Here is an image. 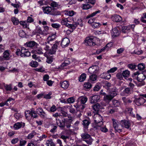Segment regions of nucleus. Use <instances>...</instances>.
Listing matches in <instances>:
<instances>
[{
	"mask_svg": "<svg viewBox=\"0 0 146 146\" xmlns=\"http://www.w3.org/2000/svg\"><path fill=\"white\" fill-rule=\"evenodd\" d=\"M56 37V35L54 34H50L49 36L46 41L42 44L45 50L48 51L50 50V48L53 44V41Z\"/></svg>",
	"mask_w": 146,
	"mask_h": 146,
	"instance_id": "obj_1",
	"label": "nucleus"
},
{
	"mask_svg": "<svg viewBox=\"0 0 146 146\" xmlns=\"http://www.w3.org/2000/svg\"><path fill=\"white\" fill-rule=\"evenodd\" d=\"M112 120L113 121V127L114 128L115 132L119 133L122 132V130L121 126L120 127V124L117 121L113 118L112 119Z\"/></svg>",
	"mask_w": 146,
	"mask_h": 146,
	"instance_id": "obj_2",
	"label": "nucleus"
},
{
	"mask_svg": "<svg viewBox=\"0 0 146 146\" xmlns=\"http://www.w3.org/2000/svg\"><path fill=\"white\" fill-rule=\"evenodd\" d=\"M94 119L95 123L99 124L100 125H103L102 117L98 113L95 114L94 115Z\"/></svg>",
	"mask_w": 146,
	"mask_h": 146,
	"instance_id": "obj_3",
	"label": "nucleus"
},
{
	"mask_svg": "<svg viewBox=\"0 0 146 146\" xmlns=\"http://www.w3.org/2000/svg\"><path fill=\"white\" fill-rule=\"evenodd\" d=\"M117 69V68L116 67H114L111 68L110 69L108 70L107 71V73H104L103 74L104 75V77L103 78H104L108 80L111 77V74H109V73H113Z\"/></svg>",
	"mask_w": 146,
	"mask_h": 146,
	"instance_id": "obj_4",
	"label": "nucleus"
},
{
	"mask_svg": "<svg viewBox=\"0 0 146 146\" xmlns=\"http://www.w3.org/2000/svg\"><path fill=\"white\" fill-rule=\"evenodd\" d=\"M120 124L122 127H123L128 129H131L130 128L131 124L129 120L125 119L121 120L120 121Z\"/></svg>",
	"mask_w": 146,
	"mask_h": 146,
	"instance_id": "obj_5",
	"label": "nucleus"
},
{
	"mask_svg": "<svg viewBox=\"0 0 146 146\" xmlns=\"http://www.w3.org/2000/svg\"><path fill=\"white\" fill-rule=\"evenodd\" d=\"M38 45V44L34 41L27 42L24 44L25 46L34 48H36Z\"/></svg>",
	"mask_w": 146,
	"mask_h": 146,
	"instance_id": "obj_6",
	"label": "nucleus"
},
{
	"mask_svg": "<svg viewBox=\"0 0 146 146\" xmlns=\"http://www.w3.org/2000/svg\"><path fill=\"white\" fill-rule=\"evenodd\" d=\"M21 53L20 54V56L22 57H28L30 55V52L28 50L24 47L21 48Z\"/></svg>",
	"mask_w": 146,
	"mask_h": 146,
	"instance_id": "obj_7",
	"label": "nucleus"
},
{
	"mask_svg": "<svg viewBox=\"0 0 146 146\" xmlns=\"http://www.w3.org/2000/svg\"><path fill=\"white\" fill-rule=\"evenodd\" d=\"M134 101L136 104L138 106L143 104L146 101V100L143 97H139L138 98H136Z\"/></svg>",
	"mask_w": 146,
	"mask_h": 146,
	"instance_id": "obj_8",
	"label": "nucleus"
},
{
	"mask_svg": "<svg viewBox=\"0 0 146 146\" xmlns=\"http://www.w3.org/2000/svg\"><path fill=\"white\" fill-rule=\"evenodd\" d=\"M56 120L57 125L60 128L63 129L65 127V121L64 119L61 120L59 118H56Z\"/></svg>",
	"mask_w": 146,
	"mask_h": 146,
	"instance_id": "obj_9",
	"label": "nucleus"
},
{
	"mask_svg": "<svg viewBox=\"0 0 146 146\" xmlns=\"http://www.w3.org/2000/svg\"><path fill=\"white\" fill-rule=\"evenodd\" d=\"M59 44V42H56L53 44V45L52 46L51 49H50L49 53L50 54H54L55 53L58 46Z\"/></svg>",
	"mask_w": 146,
	"mask_h": 146,
	"instance_id": "obj_10",
	"label": "nucleus"
},
{
	"mask_svg": "<svg viewBox=\"0 0 146 146\" xmlns=\"http://www.w3.org/2000/svg\"><path fill=\"white\" fill-rule=\"evenodd\" d=\"M37 113L42 118H44L46 117V114L43 111L42 108H39L36 109Z\"/></svg>",
	"mask_w": 146,
	"mask_h": 146,
	"instance_id": "obj_11",
	"label": "nucleus"
},
{
	"mask_svg": "<svg viewBox=\"0 0 146 146\" xmlns=\"http://www.w3.org/2000/svg\"><path fill=\"white\" fill-rule=\"evenodd\" d=\"M100 99V96L98 95H95L90 97V103L91 104L96 103Z\"/></svg>",
	"mask_w": 146,
	"mask_h": 146,
	"instance_id": "obj_12",
	"label": "nucleus"
},
{
	"mask_svg": "<svg viewBox=\"0 0 146 146\" xmlns=\"http://www.w3.org/2000/svg\"><path fill=\"white\" fill-rule=\"evenodd\" d=\"M85 43L87 45L90 46H94L96 45L93 38L89 37L87 38L85 40Z\"/></svg>",
	"mask_w": 146,
	"mask_h": 146,
	"instance_id": "obj_13",
	"label": "nucleus"
},
{
	"mask_svg": "<svg viewBox=\"0 0 146 146\" xmlns=\"http://www.w3.org/2000/svg\"><path fill=\"white\" fill-rule=\"evenodd\" d=\"M70 42V40L68 38H64L62 39L61 42V46L63 48L66 47L68 45Z\"/></svg>",
	"mask_w": 146,
	"mask_h": 146,
	"instance_id": "obj_14",
	"label": "nucleus"
},
{
	"mask_svg": "<svg viewBox=\"0 0 146 146\" xmlns=\"http://www.w3.org/2000/svg\"><path fill=\"white\" fill-rule=\"evenodd\" d=\"M112 20L114 22L118 23L122 20L121 17L119 15L115 14L113 15L111 17Z\"/></svg>",
	"mask_w": 146,
	"mask_h": 146,
	"instance_id": "obj_15",
	"label": "nucleus"
},
{
	"mask_svg": "<svg viewBox=\"0 0 146 146\" xmlns=\"http://www.w3.org/2000/svg\"><path fill=\"white\" fill-rule=\"evenodd\" d=\"M120 34V31L117 28H114L112 30L111 34L112 37L113 38L119 36Z\"/></svg>",
	"mask_w": 146,
	"mask_h": 146,
	"instance_id": "obj_16",
	"label": "nucleus"
},
{
	"mask_svg": "<svg viewBox=\"0 0 146 146\" xmlns=\"http://www.w3.org/2000/svg\"><path fill=\"white\" fill-rule=\"evenodd\" d=\"M146 77V74L144 73L143 72V73L139 74L137 76V79L138 81L139 82H142L144 80Z\"/></svg>",
	"mask_w": 146,
	"mask_h": 146,
	"instance_id": "obj_17",
	"label": "nucleus"
},
{
	"mask_svg": "<svg viewBox=\"0 0 146 146\" xmlns=\"http://www.w3.org/2000/svg\"><path fill=\"white\" fill-rule=\"evenodd\" d=\"M42 9L44 13L50 15L52 11L51 7L49 6L43 7Z\"/></svg>",
	"mask_w": 146,
	"mask_h": 146,
	"instance_id": "obj_18",
	"label": "nucleus"
},
{
	"mask_svg": "<svg viewBox=\"0 0 146 146\" xmlns=\"http://www.w3.org/2000/svg\"><path fill=\"white\" fill-rule=\"evenodd\" d=\"M25 126V123H24L21 122H17L14 124L13 127L15 129L17 130L20 128L22 127H23Z\"/></svg>",
	"mask_w": 146,
	"mask_h": 146,
	"instance_id": "obj_19",
	"label": "nucleus"
},
{
	"mask_svg": "<svg viewBox=\"0 0 146 146\" xmlns=\"http://www.w3.org/2000/svg\"><path fill=\"white\" fill-rule=\"evenodd\" d=\"M68 118L69 119L65 121V126H66L67 128L68 129L71 126V124H72V122L73 120L71 117H70L68 116Z\"/></svg>",
	"mask_w": 146,
	"mask_h": 146,
	"instance_id": "obj_20",
	"label": "nucleus"
},
{
	"mask_svg": "<svg viewBox=\"0 0 146 146\" xmlns=\"http://www.w3.org/2000/svg\"><path fill=\"white\" fill-rule=\"evenodd\" d=\"M92 128L90 129L91 130H92L95 131V130H98L99 129L100 127H101L102 125H100V124L97 123H92Z\"/></svg>",
	"mask_w": 146,
	"mask_h": 146,
	"instance_id": "obj_21",
	"label": "nucleus"
},
{
	"mask_svg": "<svg viewBox=\"0 0 146 146\" xmlns=\"http://www.w3.org/2000/svg\"><path fill=\"white\" fill-rule=\"evenodd\" d=\"M60 86L62 88L64 89H67L69 86V82L66 81H61L60 82Z\"/></svg>",
	"mask_w": 146,
	"mask_h": 146,
	"instance_id": "obj_22",
	"label": "nucleus"
},
{
	"mask_svg": "<svg viewBox=\"0 0 146 146\" xmlns=\"http://www.w3.org/2000/svg\"><path fill=\"white\" fill-rule=\"evenodd\" d=\"M96 68L97 66H91L88 69V72L90 74H95L97 71Z\"/></svg>",
	"mask_w": 146,
	"mask_h": 146,
	"instance_id": "obj_23",
	"label": "nucleus"
},
{
	"mask_svg": "<svg viewBox=\"0 0 146 146\" xmlns=\"http://www.w3.org/2000/svg\"><path fill=\"white\" fill-rule=\"evenodd\" d=\"M91 123L89 119H85L82 121V124L84 127L85 129H88V126Z\"/></svg>",
	"mask_w": 146,
	"mask_h": 146,
	"instance_id": "obj_24",
	"label": "nucleus"
},
{
	"mask_svg": "<svg viewBox=\"0 0 146 146\" xmlns=\"http://www.w3.org/2000/svg\"><path fill=\"white\" fill-rule=\"evenodd\" d=\"M94 110L95 111H98L102 109V106L99 103H97L93 106Z\"/></svg>",
	"mask_w": 146,
	"mask_h": 146,
	"instance_id": "obj_25",
	"label": "nucleus"
},
{
	"mask_svg": "<svg viewBox=\"0 0 146 146\" xmlns=\"http://www.w3.org/2000/svg\"><path fill=\"white\" fill-rule=\"evenodd\" d=\"M118 90V89L116 87L113 86L111 88L110 93L114 96H115L117 94Z\"/></svg>",
	"mask_w": 146,
	"mask_h": 146,
	"instance_id": "obj_26",
	"label": "nucleus"
},
{
	"mask_svg": "<svg viewBox=\"0 0 146 146\" xmlns=\"http://www.w3.org/2000/svg\"><path fill=\"white\" fill-rule=\"evenodd\" d=\"M88 98L86 97H80L78 99V100L81 104H85Z\"/></svg>",
	"mask_w": 146,
	"mask_h": 146,
	"instance_id": "obj_27",
	"label": "nucleus"
},
{
	"mask_svg": "<svg viewBox=\"0 0 146 146\" xmlns=\"http://www.w3.org/2000/svg\"><path fill=\"white\" fill-rule=\"evenodd\" d=\"M114 97L112 94L109 93V94L106 95L104 97V98L105 100H108L110 101Z\"/></svg>",
	"mask_w": 146,
	"mask_h": 146,
	"instance_id": "obj_28",
	"label": "nucleus"
},
{
	"mask_svg": "<svg viewBox=\"0 0 146 146\" xmlns=\"http://www.w3.org/2000/svg\"><path fill=\"white\" fill-rule=\"evenodd\" d=\"M10 54L8 50H5L3 53V56L4 60H8L9 58Z\"/></svg>",
	"mask_w": 146,
	"mask_h": 146,
	"instance_id": "obj_29",
	"label": "nucleus"
},
{
	"mask_svg": "<svg viewBox=\"0 0 146 146\" xmlns=\"http://www.w3.org/2000/svg\"><path fill=\"white\" fill-rule=\"evenodd\" d=\"M117 109L115 107H110L108 110L109 114H112L117 111Z\"/></svg>",
	"mask_w": 146,
	"mask_h": 146,
	"instance_id": "obj_30",
	"label": "nucleus"
},
{
	"mask_svg": "<svg viewBox=\"0 0 146 146\" xmlns=\"http://www.w3.org/2000/svg\"><path fill=\"white\" fill-rule=\"evenodd\" d=\"M92 7L90 4L86 3L83 4L82 5V8L83 10H88Z\"/></svg>",
	"mask_w": 146,
	"mask_h": 146,
	"instance_id": "obj_31",
	"label": "nucleus"
},
{
	"mask_svg": "<svg viewBox=\"0 0 146 146\" xmlns=\"http://www.w3.org/2000/svg\"><path fill=\"white\" fill-rule=\"evenodd\" d=\"M86 75L84 73H82L80 76L79 80L80 82L84 81L86 79Z\"/></svg>",
	"mask_w": 146,
	"mask_h": 146,
	"instance_id": "obj_32",
	"label": "nucleus"
},
{
	"mask_svg": "<svg viewBox=\"0 0 146 146\" xmlns=\"http://www.w3.org/2000/svg\"><path fill=\"white\" fill-rule=\"evenodd\" d=\"M11 21L13 24L15 25H18L20 23L18 19L15 17H13L12 18Z\"/></svg>",
	"mask_w": 146,
	"mask_h": 146,
	"instance_id": "obj_33",
	"label": "nucleus"
},
{
	"mask_svg": "<svg viewBox=\"0 0 146 146\" xmlns=\"http://www.w3.org/2000/svg\"><path fill=\"white\" fill-rule=\"evenodd\" d=\"M19 23L22 26L23 28H27L29 25V24L27 21H21Z\"/></svg>",
	"mask_w": 146,
	"mask_h": 146,
	"instance_id": "obj_34",
	"label": "nucleus"
},
{
	"mask_svg": "<svg viewBox=\"0 0 146 146\" xmlns=\"http://www.w3.org/2000/svg\"><path fill=\"white\" fill-rule=\"evenodd\" d=\"M81 136L82 138L84 139H88L90 137V135L87 133H83L81 134Z\"/></svg>",
	"mask_w": 146,
	"mask_h": 146,
	"instance_id": "obj_35",
	"label": "nucleus"
},
{
	"mask_svg": "<svg viewBox=\"0 0 146 146\" xmlns=\"http://www.w3.org/2000/svg\"><path fill=\"white\" fill-rule=\"evenodd\" d=\"M100 12V10L95 11V12H93L92 14L88 15L86 17V19H88L90 17H93L95 16L98 13H99Z\"/></svg>",
	"mask_w": 146,
	"mask_h": 146,
	"instance_id": "obj_36",
	"label": "nucleus"
},
{
	"mask_svg": "<svg viewBox=\"0 0 146 146\" xmlns=\"http://www.w3.org/2000/svg\"><path fill=\"white\" fill-rule=\"evenodd\" d=\"M84 86L85 89L88 90L91 88L92 85L90 83L87 82L84 83Z\"/></svg>",
	"mask_w": 146,
	"mask_h": 146,
	"instance_id": "obj_37",
	"label": "nucleus"
},
{
	"mask_svg": "<svg viewBox=\"0 0 146 146\" xmlns=\"http://www.w3.org/2000/svg\"><path fill=\"white\" fill-rule=\"evenodd\" d=\"M46 145L47 146H55V144L52 140L51 139L50 140L47 141L46 142Z\"/></svg>",
	"mask_w": 146,
	"mask_h": 146,
	"instance_id": "obj_38",
	"label": "nucleus"
},
{
	"mask_svg": "<svg viewBox=\"0 0 146 146\" xmlns=\"http://www.w3.org/2000/svg\"><path fill=\"white\" fill-rule=\"evenodd\" d=\"M60 14V11L56 10H54L53 9H52V11L50 13L51 15H57Z\"/></svg>",
	"mask_w": 146,
	"mask_h": 146,
	"instance_id": "obj_39",
	"label": "nucleus"
},
{
	"mask_svg": "<svg viewBox=\"0 0 146 146\" xmlns=\"http://www.w3.org/2000/svg\"><path fill=\"white\" fill-rule=\"evenodd\" d=\"M90 79L92 81H95L97 79V76L95 74H92L89 76Z\"/></svg>",
	"mask_w": 146,
	"mask_h": 146,
	"instance_id": "obj_40",
	"label": "nucleus"
},
{
	"mask_svg": "<svg viewBox=\"0 0 146 146\" xmlns=\"http://www.w3.org/2000/svg\"><path fill=\"white\" fill-rule=\"evenodd\" d=\"M101 25L99 23L94 22L92 25V27L94 28H98L100 27Z\"/></svg>",
	"mask_w": 146,
	"mask_h": 146,
	"instance_id": "obj_41",
	"label": "nucleus"
},
{
	"mask_svg": "<svg viewBox=\"0 0 146 146\" xmlns=\"http://www.w3.org/2000/svg\"><path fill=\"white\" fill-rule=\"evenodd\" d=\"M36 132L34 131H33L31 133L28 135L27 137L28 139H31L33 138L34 136L36 135Z\"/></svg>",
	"mask_w": 146,
	"mask_h": 146,
	"instance_id": "obj_42",
	"label": "nucleus"
},
{
	"mask_svg": "<svg viewBox=\"0 0 146 146\" xmlns=\"http://www.w3.org/2000/svg\"><path fill=\"white\" fill-rule=\"evenodd\" d=\"M112 102L114 107L118 106L120 104V102L117 100H113L112 101Z\"/></svg>",
	"mask_w": 146,
	"mask_h": 146,
	"instance_id": "obj_43",
	"label": "nucleus"
},
{
	"mask_svg": "<svg viewBox=\"0 0 146 146\" xmlns=\"http://www.w3.org/2000/svg\"><path fill=\"white\" fill-rule=\"evenodd\" d=\"M57 126L54 125H52V128L50 130V131L52 133H54V132L56 131Z\"/></svg>",
	"mask_w": 146,
	"mask_h": 146,
	"instance_id": "obj_44",
	"label": "nucleus"
},
{
	"mask_svg": "<svg viewBox=\"0 0 146 146\" xmlns=\"http://www.w3.org/2000/svg\"><path fill=\"white\" fill-rule=\"evenodd\" d=\"M5 89L7 91H11L12 89V85L11 84H6L4 86Z\"/></svg>",
	"mask_w": 146,
	"mask_h": 146,
	"instance_id": "obj_45",
	"label": "nucleus"
},
{
	"mask_svg": "<svg viewBox=\"0 0 146 146\" xmlns=\"http://www.w3.org/2000/svg\"><path fill=\"white\" fill-rule=\"evenodd\" d=\"M129 71L127 70H125L122 72L123 76L124 77H127L129 75Z\"/></svg>",
	"mask_w": 146,
	"mask_h": 146,
	"instance_id": "obj_46",
	"label": "nucleus"
},
{
	"mask_svg": "<svg viewBox=\"0 0 146 146\" xmlns=\"http://www.w3.org/2000/svg\"><path fill=\"white\" fill-rule=\"evenodd\" d=\"M35 31L36 32L38 33H42V32L41 29V28L38 26L36 27L35 29Z\"/></svg>",
	"mask_w": 146,
	"mask_h": 146,
	"instance_id": "obj_47",
	"label": "nucleus"
},
{
	"mask_svg": "<svg viewBox=\"0 0 146 146\" xmlns=\"http://www.w3.org/2000/svg\"><path fill=\"white\" fill-rule=\"evenodd\" d=\"M50 5L52 7H57L58 5L57 3L53 1L51 2Z\"/></svg>",
	"mask_w": 146,
	"mask_h": 146,
	"instance_id": "obj_48",
	"label": "nucleus"
},
{
	"mask_svg": "<svg viewBox=\"0 0 146 146\" xmlns=\"http://www.w3.org/2000/svg\"><path fill=\"white\" fill-rule=\"evenodd\" d=\"M44 30L43 32H42V34L44 35H46L49 34L48 32H47L48 30V27L47 26H45L44 27Z\"/></svg>",
	"mask_w": 146,
	"mask_h": 146,
	"instance_id": "obj_49",
	"label": "nucleus"
},
{
	"mask_svg": "<svg viewBox=\"0 0 146 146\" xmlns=\"http://www.w3.org/2000/svg\"><path fill=\"white\" fill-rule=\"evenodd\" d=\"M88 139H89L88 140H83L85 141L87 144L90 145H91L93 141V139L91 136L90 138H88Z\"/></svg>",
	"mask_w": 146,
	"mask_h": 146,
	"instance_id": "obj_50",
	"label": "nucleus"
},
{
	"mask_svg": "<svg viewBox=\"0 0 146 146\" xmlns=\"http://www.w3.org/2000/svg\"><path fill=\"white\" fill-rule=\"evenodd\" d=\"M30 66L33 67H36L37 66V62L34 61H32L30 63Z\"/></svg>",
	"mask_w": 146,
	"mask_h": 146,
	"instance_id": "obj_51",
	"label": "nucleus"
},
{
	"mask_svg": "<svg viewBox=\"0 0 146 146\" xmlns=\"http://www.w3.org/2000/svg\"><path fill=\"white\" fill-rule=\"evenodd\" d=\"M68 21L67 19H64L62 20L61 21V24L62 25H66L67 27H68V24H69L68 23Z\"/></svg>",
	"mask_w": 146,
	"mask_h": 146,
	"instance_id": "obj_52",
	"label": "nucleus"
},
{
	"mask_svg": "<svg viewBox=\"0 0 146 146\" xmlns=\"http://www.w3.org/2000/svg\"><path fill=\"white\" fill-rule=\"evenodd\" d=\"M75 23L77 26L78 25H79L81 27H82L83 26L82 21L81 19L78 20Z\"/></svg>",
	"mask_w": 146,
	"mask_h": 146,
	"instance_id": "obj_53",
	"label": "nucleus"
},
{
	"mask_svg": "<svg viewBox=\"0 0 146 146\" xmlns=\"http://www.w3.org/2000/svg\"><path fill=\"white\" fill-rule=\"evenodd\" d=\"M138 69L140 70H143L145 68L144 64H139L137 66Z\"/></svg>",
	"mask_w": 146,
	"mask_h": 146,
	"instance_id": "obj_54",
	"label": "nucleus"
},
{
	"mask_svg": "<svg viewBox=\"0 0 146 146\" xmlns=\"http://www.w3.org/2000/svg\"><path fill=\"white\" fill-rule=\"evenodd\" d=\"M137 66L133 64H129L127 65V67L132 70H134L136 68Z\"/></svg>",
	"mask_w": 146,
	"mask_h": 146,
	"instance_id": "obj_55",
	"label": "nucleus"
},
{
	"mask_svg": "<svg viewBox=\"0 0 146 146\" xmlns=\"http://www.w3.org/2000/svg\"><path fill=\"white\" fill-rule=\"evenodd\" d=\"M77 27L75 23L74 24H68V27L71 28L72 29H75Z\"/></svg>",
	"mask_w": 146,
	"mask_h": 146,
	"instance_id": "obj_56",
	"label": "nucleus"
},
{
	"mask_svg": "<svg viewBox=\"0 0 146 146\" xmlns=\"http://www.w3.org/2000/svg\"><path fill=\"white\" fill-rule=\"evenodd\" d=\"M35 53L39 54H43V53L42 51V49L40 48L36 49L35 50Z\"/></svg>",
	"mask_w": 146,
	"mask_h": 146,
	"instance_id": "obj_57",
	"label": "nucleus"
},
{
	"mask_svg": "<svg viewBox=\"0 0 146 146\" xmlns=\"http://www.w3.org/2000/svg\"><path fill=\"white\" fill-rule=\"evenodd\" d=\"M37 114L36 111H35L31 114V116L32 117H33V118H36L38 116Z\"/></svg>",
	"mask_w": 146,
	"mask_h": 146,
	"instance_id": "obj_58",
	"label": "nucleus"
},
{
	"mask_svg": "<svg viewBox=\"0 0 146 146\" xmlns=\"http://www.w3.org/2000/svg\"><path fill=\"white\" fill-rule=\"evenodd\" d=\"M112 84L111 83L108 82H106L105 84V86L107 87V89H109L110 87L112 86Z\"/></svg>",
	"mask_w": 146,
	"mask_h": 146,
	"instance_id": "obj_59",
	"label": "nucleus"
},
{
	"mask_svg": "<svg viewBox=\"0 0 146 146\" xmlns=\"http://www.w3.org/2000/svg\"><path fill=\"white\" fill-rule=\"evenodd\" d=\"M116 77L118 79L120 80H121L123 79V75L121 73H117L116 75Z\"/></svg>",
	"mask_w": 146,
	"mask_h": 146,
	"instance_id": "obj_60",
	"label": "nucleus"
},
{
	"mask_svg": "<svg viewBox=\"0 0 146 146\" xmlns=\"http://www.w3.org/2000/svg\"><path fill=\"white\" fill-rule=\"evenodd\" d=\"M75 101L73 97H71L67 99V102L68 103L71 104L74 103Z\"/></svg>",
	"mask_w": 146,
	"mask_h": 146,
	"instance_id": "obj_61",
	"label": "nucleus"
},
{
	"mask_svg": "<svg viewBox=\"0 0 146 146\" xmlns=\"http://www.w3.org/2000/svg\"><path fill=\"white\" fill-rule=\"evenodd\" d=\"M26 143V141L25 140H23L22 139L20 140V146H23Z\"/></svg>",
	"mask_w": 146,
	"mask_h": 146,
	"instance_id": "obj_62",
	"label": "nucleus"
},
{
	"mask_svg": "<svg viewBox=\"0 0 146 146\" xmlns=\"http://www.w3.org/2000/svg\"><path fill=\"white\" fill-rule=\"evenodd\" d=\"M14 116L17 119L22 117V116L21 115V114L18 113H15L14 115Z\"/></svg>",
	"mask_w": 146,
	"mask_h": 146,
	"instance_id": "obj_63",
	"label": "nucleus"
},
{
	"mask_svg": "<svg viewBox=\"0 0 146 146\" xmlns=\"http://www.w3.org/2000/svg\"><path fill=\"white\" fill-rule=\"evenodd\" d=\"M74 12L73 11H70L67 12V14L70 16H72L74 15Z\"/></svg>",
	"mask_w": 146,
	"mask_h": 146,
	"instance_id": "obj_64",
	"label": "nucleus"
}]
</instances>
